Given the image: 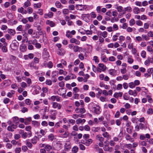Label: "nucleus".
<instances>
[{"mask_svg": "<svg viewBox=\"0 0 153 153\" xmlns=\"http://www.w3.org/2000/svg\"><path fill=\"white\" fill-rule=\"evenodd\" d=\"M26 145H27V146L30 149H31L32 148L33 146L31 143H30L28 141H27Z\"/></svg>", "mask_w": 153, "mask_h": 153, "instance_id": "39", "label": "nucleus"}, {"mask_svg": "<svg viewBox=\"0 0 153 153\" xmlns=\"http://www.w3.org/2000/svg\"><path fill=\"white\" fill-rule=\"evenodd\" d=\"M108 60L110 61H114L115 60L116 58L113 56H111L109 58Z\"/></svg>", "mask_w": 153, "mask_h": 153, "instance_id": "54", "label": "nucleus"}, {"mask_svg": "<svg viewBox=\"0 0 153 153\" xmlns=\"http://www.w3.org/2000/svg\"><path fill=\"white\" fill-rule=\"evenodd\" d=\"M19 46V42L15 40L13 41L11 45V48L13 50H17L18 49Z\"/></svg>", "mask_w": 153, "mask_h": 153, "instance_id": "1", "label": "nucleus"}, {"mask_svg": "<svg viewBox=\"0 0 153 153\" xmlns=\"http://www.w3.org/2000/svg\"><path fill=\"white\" fill-rule=\"evenodd\" d=\"M128 62L130 64H131L134 62L133 59L130 57H128Z\"/></svg>", "mask_w": 153, "mask_h": 153, "instance_id": "47", "label": "nucleus"}, {"mask_svg": "<svg viewBox=\"0 0 153 153\" xmlns=\"http://www.w3.org/2000/svg\"><path fill=\"white\" fill-rule=\"evenodd\" d=\"M52 107L54 108H57L58 109H60L61 105L56 102H53L52 103Z\"/></svg>", "mask_w": 153, "mask_h": 153, "instance_id": "5", "label": "nucleus"}, {"mask_svg": "<svg viewBox=\"0 0 153 153\" xmlns=\"http://www.w3.org/2000/svg\"><path fill=\"white\" fill-rule=\"evenodd\" d=\"M80 149L82 150H84L85 149V147L82 144H79Z\"/></svg>", "mask_w": 153, "mask_h": 153, "instance_id": "51", "label": "nucleus"}, {"mask_svg": "<svg viewBox=\"0 0 153 153\" xmlns=\"http://www.w3.org/2000/svg\"><path fill=\"white\" fill-rule=\"evenodd\" d=\"M76 122L78 125L79 124H83L85 122V119H82L81 118H79L76 120Z\"/></svg>", "mask_w": 153, "mask_h": 153, "instance_id": "8", "label": "nucleus"}, {"mask_svg": "<svg viewBox=\"0 0 153 153\" xmlns=\"http://www.w3.org/2000/svg\"><path fill=\"white\" fill-rule=\"evenodd\" d=\"M100 86L101 87H103L105 89H109L108 86L104 84L103 83H100Z\"/></svg>", "mask_w": 153, "mask_h": 153, "instance_id": "26", "label": "nucleus"}, {"mask_svg": "<svg viewBox=\"0 0 153 153\" xmlns=\"http://www.w3.org/2000/svg\"><path fill=\"white\" fill-rule=\"evenodd\" d=\"M102 135L105 138H108L109 137V134L106 132L103 133Z\"/></svg>", "mask_w": 153, "mask_h": 153, "instance_id": "37", "label": "nucleus"}, {"mask_svg": "<svg viewBox=\"0 0 153 153\" xmlns=\"http://www.w3.org/2000/svg\"><path fill=\"white\" fill-rule=\"evenodd\" d=\"M101 68L102 71H104L106 69V67L103 64L100 63L98 65Z\"/></svg>", "mask_w": 153, "mask_h": 153, "instance_id": "22", "label": "nucleus"}, {"mask_svg": "<svg viewBox=\"0 0 153 153\" xmlns=\"http://www.w3.org/2000/svg\"><path fill=\"white\" fill-rule=\"evenodd\" d=\"M147 113L149 114H153V110L152 108H149L147 111Z\"/></svg>", "mask_w": 153, "mask_h": 153, "instance_id": "42", "label": "nucleus"}, {"mask_svg": "<svg viewBox=\"0 0 153 153\" xmlns=\"http://www.w3.org/2000/svg\"><path fill=\"white\" fill-rule=\"evenodd\" d=\"M31 117H29L26 118L25 120V124L26 125H28L30 122L31 121Z\"/></svg>", "mask_w": 153, "mask_h": 153, "instance_id": "20", "label": "nucleus"}, {"mask_svg": "<svg viewBox=\"0 0 153 153\" xmlns=\"http://www.w3.org/2000/svg\"><path fill=\"white\" fill-rule=\"evenodd\" d=\"M47 65L49 68H51L53 66V63L51 61H49Z\"/></svg>", "mask_w": 153, "mask_h": 153, "instance_id": "49", "label": "nucleus"}, {"mask_svg": "<svg viewBox=\"0 0 153 153\" xmlns=\"http://www.w3.org/2000/svg\"><path fill=\"white\" fill-rule=\"evenodd\" d=\"M78 57L81 60H83L84 58L83 55L82 53L79 54Z\"/></svg>", "mask_w": 153, "mask_h": 153, "instance_id": "60", "label": "nucleus"}, {"mask_svg": "<svg viewBox=\"0 0 153 153\" xmlns=\"http://www.w3.org/2000/svg\"><path fill=\"white\" fill-rule=\"evenodd\" d=\"M100 127H93L92 128V130L94 132H97L100 130Z\"/></svg>", "mask_w": 153, "mask_h": 153, "instance_id": "43", "label": "nucleus"}, {"mask_svg": "<svg viewBox=\"0 0 153 153\" xmlns=\"http://www.w3.org/2000/svg\"><path fill=\"white\" fill-rule=\"evenodd\" d=\"M136 23L138 26H141L143 25V22L140 20L136 21Z\"/></svg>", "mask_w": 153, "mask_h": 153, "instance_id": "50", "label": "nucleus"}, {"mask_svg": "<svg viewBox=\"0 0 153 153\" xmlns=\"http://www.w3.org/2000/svg\"><path fill=\"white\" fill-rule=\"evenodd\" d=\"M79 48L78 47V46L76 45L74 46L73 48V49L74 50V51L75 52H77L79 50Z\"/></svg>", "mask_w": 153, "mask_h": 153, "instance_id": "35", "label": "nucleus"}, {"mask_svg": "<svg viewBox=\"0 0 153 153\" xmlns=\"http://www.w3.org/2000/svg\"><path fill=\"white\" fill-rule=\"evenodd\" d=\"M129 87L131 88H133L135 87V85L134 82H131L129 83Z\"/></svg>", "mask_w": 153, "mask_h": 153, "instance_id": "55", "label": "nucleus"}, {"mask_svg": "<svg viewBox=\"0 0 153 153\" xmlns=\"http://www.w3.org/2000/svg\"><path fill=\"white\" fill-rule=\"evenodd\" d=\"M32 125L35 127H37L40 125V123L35 120H33L32 121Z\"/></svg>", "mask_w": 153, "mask_h": 153, "instance_id": "12", "label": "nucleus"}, {"mask_svg": "<svg viewBox=\"0 0 153 153\" xmlns=\"http://www.w3.org/2000/svg\"><path fill=\"white\" fill-rule=\"evenodd\" d=\"M150 63V58H148L144 62L145 65H149Z\"/></svg>", "mask_w": 153, "mask_h": 153, "instance_id": "62", "label": "nucleus"}, {"mask_svg": "<svg viewBox=\"0 0 153 153\" xmlns=\"http://www.w3.org/2000/svg\"><path fill=\"white\" fill-rule=\"evenodd\" d=\"M147 49L149 52L151 53H152L153 52V50L152 48L150 46H148L147 47Z\"/></svg>", "mask_w": 153, "mask_h": 153, "instance_id": "41", "label": "nucleus"}, {"mask_svg": "<svg viewBox=\"0 0 153 153\" xmlns=\"http://www.w3.org/2000/svg\"><path fill=\"white\" fill-rule=\"evenodd\" d=\"M133 12L135 14H138L140 12L139 9L137 7H135L133 9Z\"/></svg>", "mask_w": 153, "mask_h": 153, "instance_id": "29", "label": "nucleus"}, {"mask_svg": "<svg viewBox=\"0 0 153 153\" xmlns=\"http://www.w3.org/2000/svg\"><path fill=\"white\" fill-rule=\"evenodd\" d=\"M7 43H5L4 44V45L2 47L1 51H2L4 53H6L7 52Z\"/></svg>", "mask_w": 153, "mask_h": 153, "instance_id": "10", "label": "nucleus"}, {"mask_svg": "<svg viewBox=\"0 0 153 153\" xmlns=\"http://www.w3.org/2000/svg\"><path fill=\"white\" fill-rule=\"evenodd\" d=\"M129 23L130 25V26H132L134 25L135 24V22L134 20V19H132L129 21Z\"/></svg>", "mask_w": 153, "mask_h": 153, "instance_id": "30", "label": "nucleus"}, {"mask_svg": "<svg viewBox=\"0 0 153 153\" xmlns=\"http://www.w3.org/2000/svg\"><path fill=\"white\" fill-rule=\"evenodd\" d=\"M76 7L77 10L82 11L84 10H85L87 8V7L86 5L77 4L76 6Z\"/></svg>", "mask_w": 153, "mask_h": 153, "instance_id": "2", "label": "nucleus"}, {"mask_svg": "<svg viewBox=\"0 0 153 153\" xmlns=\"http://www.w3.org/2000/svg\"><path fill=\"white\" fill-rule=\"evenodd\" d=\"M113 29L114 31L117 30L118 29V25L116 24H114L113 27Z\"/></svg>", "mask_w": 153, "mask_h": 153, "instance_id": "38", "label": "nucleus"}, {"mask_svg": "<svg viewBox=\"0 0 153 153\" xmlns=\"http://www.w3.org/2000/svg\"><path fill=\"white\" fill-rule=\"evenodd\" d=\"M19 134L21 135L22 138L26 139L27 137V132H25L23 130H20L19 131Z\"/></svg>", "mask_w": 153, "mask_h": 153, "instance_id": "4", "label": "nucleus"}, {"mask_svg": "<svg viewBox=\"0 0 153 153\" xmlns=\"http://www.w3.org/2000/svg\"><path fill=\"white\" fill-rule=\"evenodd\" d=\"M142 37L146 41H147L149 39V37H148V36L145 35H142Z\"/></svg>", "mask_w": 153, "mask_h": 153, "instance_id": "46", "label": "nucleus"}, {"mask_svg": "<svg viewBox=\"0 0 153 153\" xmlns=\"http://www.w3.org/2000/svg\"><path fill=\"white\" fill-rule=\"evenodd\" d=\"M109 74L113 76H114L116 74V71L114 69H111L109 71Z\"/></svg>", "mask_w": 153, "mask_h": 153, "instance_id": "14", "label": "nucleus"}, {"mask_svg": "<svg viewBox=\"0 0 153 153\" xmlns=\"http://www.w3.org/2000/svg\"><path fill=\"white\" fill-rule=\"evenodd\" d=\"M105 145L103 147V149L105 151H109L110 150V148L108 145L107 144L106 142H104Z\"/></svg>", "mask_w": 153, "mask_h": 153, "instance_id": "15", "label": "nucleus"}, {"mask_svg": "<svg viewBox=\"0 0 153 153\" xmlns=\"http://www.w3.org/2000/svg\"><path fill=\"white\" fill-rule=\"evenodd\" d=\"M139 144L142 146H146L147 143L145 141H141L139 142Z\"/></svg>", "mask_w": 153, "mask_h": 153, "instance_id": "32", "label": "nucleus"}, {"mask_svg": "<svg viewBox=\"0 0 153 153\" xmlns=\"http://www.w3.org/2000/svg\"><path fill=\"white\" fill-rule=\"evenodd\" d=\"M7 28V26L5 25H3L1 27V29L2 30H6Z\"/></svg>", "mask_w": 153, "mask_h": 153, "instance_id": "63", "label": "nucleus"}, {"mask_svg": "<svg viewBox=\"0 0 153 153\" xmlns=\"http://www.w3.org/2000/svg\"><path fill=\"white\" fill-rule=\"evenodd\" d=\"M38 137L36 136H34L31 140V142L33 144H35L36 143L37 141Z\"/></svg>", "mask_w": 153, "mask_h": 153, "instance_id": "17", "label": "nucleus"}, {"mask_svg": "<svg viewBox=\"0 0 153 153\" xmlns=\"http://www.w3.org/2000/svg\"><path fill=\"white\" fill-rule=\"evenodd\" d=\"M57 94L60 95H63L65 94L66 91L63 88H59L57 92Z\"/></svg>", "mask_w": 153, "mask_h": 153, "instance_id": "6", "label": "nucleus"}, {"mask_svg": "<svg viewBox=\"0 0 153 153\" xmlns=\"http://www.w3.org/2000/svg\"><path fill=\"white\" fill-rule=\"evenodd\" d=\"M128 27V24L126 23H124L123 24L122 28L123 29H127Z\"/></svg>", "mask_w": 153, "mask_h": 153, "instance_id": "61", "label": "nucleus"}, {"mask_svg": "<svg viewBox=\"0 0 153 153\" xmlns=\"http://www.w3.org/2000/svg\"><path fill=\"white\" fill-rule=\"evenodd\" d=\"M55 5L57 8H60L62 6L61 4L58 1H57L55 3Z\"/></svg>", "mask_w": 153, "mask_h": 153, "instance_id": "36", "label": "nucleus"}, {"mask_svg": "<svg viewBox=\"0 0 153 153\" xmlns=\"http://www.w3.org/2000/svg\"><path fill=\"white\" fill-rule=\"evenodd\" d=\"M83 142H82V141H81V143L86 146H88L92 143L93 140L91 139H85V141H83Z\"/></svg>", "mask_w": 153, "mask_h": 153, "instance_id": "3", "label": "nucleus"}, {"mask_svg": "<svg viewBox=\"0 0 153 153\" xmlns=\"http://www.w3.org/2000/svg\"><path fill=\"white\" fill-rule=\"evenodd\" d=\"M65 147L67 151L70 149L71 148L70 143L69 141L66 142L65 144Z\"/></svg>", "mask_w": 153, "mask_h": 153, "instance_id": "11", "label": "nucleus"}, {"mask_svg": "<svg viewBox=\"0 0 153 153\" xmlns=\"http://www.w3.org/2000/svg\"><path fill=\"white\" fill-rule=\"evenodd\" d=\"M10 101L9 99L7 98H5L4 99L3 102L4 103L6 104L8 103Z\"/></svg>", "mask_w": 153, "mask_h": 153, "instance_id": "40", "label": "nucleus"}, {"mask_svg": "<svg viewBox=\"0 0 153 153\" xmlns=\"http://www.w3.org/2000/svg\"><path fill=\"white\" fill-rule=\"evenodd\" d=\"M45 148L46 149L47 151H49L52 149V147L51 146L48 144H47L45 146Z\"/></svg>", "mask_w": 153, "mask_h": 153, "instance_id": "33", "label": "nucleus"}, {"mask_svg": "<svg viewBox=\"0 0 153 153\" xmlns=\"http://www.w3.org/2000/svg\"><path fill=\"white\" fill-rule=\"evenodd\" d=\"M53 15V13L51 12H49L48 13L44 14V18L47 19L48 18H52Z\"/></svg>", "mask_w": 153, "mask_h": 153, "instance_id": "7", "label": "nucleus"}, {"mask_svg": "<svg viewBox=\"0 0 153 153\" xmlns=\"http://www.w3.org/2000/svg\"><path fill=\"white\" fill-rule=\"evenodd\" d=\"M13 123L16 124H17L19 123V119L17 117H15L13 118Z\"/></svg>", "mask_w": 153, "mask_h": 153, "instance_id": "21", "label": "nucleus"}, {"mask_svg": "<svg viewBox=\"0 0 153 153\" xmlns=\"http://www.w3.org/2000/svg\"><path fill=\"white\" fill-rule=\"evenodd\" d=\"M41 6V4L40 3L35 4H34V7L35 8H40Z\"/></svg>", "mask_w": 153, "mask_h": 153, "instance_id": "45", "label": "nucleus"}, {"mask_svg": "<svg viewBox=\"0 0 153 153\" xmlns=\"http://www.w3.org/2000/svg\"><path fill=\"white\" fill-rule=\"evenodd\" d=\"M65 53V50L63 48L60 49L58 50L57 54L60 55H63Z\"/></svg>", "mask_w": 153, "mask_h": 153, "instance_id": "13", "label": "nucleus"}, {"mask_svg": "<svg viewBox=\"0 0 153 153\" xmlns=\"http://www.w3.org/2000/svg\"><path fill=\"white\" fill-rule=\"evenodd\" d=\"M54 138V137L53 134H49L48 136V139L51 141H52L53 140Z\"/></svg>", "mask_w": 153, "mask_h": 153, "instance_id": "27", "label": "nucleus"}, {"mask_svg": "<svg viewBox=\"0 0 153 153\" xmlns=\"http://www.w3.org/2000/svg\"><path fill=\"white\" fill-rule=\"evenodd\" d=\"M97 137L100 142H103L104 140V138L103 137L100 136L99 135H97Z\"/></svg>", "mask_w": 153, "mask_h": 153, "instance_id": "34", "label": "nucleus"}, {"mask_svg": "<svg viewBox=\"0 0 153 153\" xmlns=\"http://www.w3.org/2000/svg\"><path fill=\"white\" fill-rule=\"evenodd\" d=\"M123 93L121 92L119 93H115L114 95V96L116 98H117L119 97H121L122 96Z\"/></svg>", "mask_w": 153, "mask_h": 153, "instance_id": "18", "label": "nucleus"}, {"mask_svg": "<svg viewBox=\"0 0 153 153\" xmlns=\"http://www.w3.org/2000/svg\"><path fill=\"white\" fill-rule=\"evenodd\" d=\"M21 151V149L20 147L16 148L15 149L16 153H20Z\"/></svg>", "mask_w": 153, "mask_h": 153, "instance_id": "64", "label": "nucleus"}, {"mask_svg": "<svg viewBox=\"0 0 153 153\" xmlns=\"http://www.w3.org/2000/svg\"><path fill=\"white\" fill-rule=\"evenodd\" d=\"M78 150V148L76 146H74L72 149V151L73 153H76Z\"/></svg>", "mask_w": 153, "mask_h": 153, "instance_id": "28", "label": "nucleus"}, {"mask_svg": "<svg viewBox=\"0 0 153 153\" xmlns=\"http://www.w3.org/2000/svg\"><path fill=\"white\" fill-rule=\"evenodd\" d=\"M58 75V71H53L52 73V77H54L55 76Z\"/></svg>", "mask_w": 153, "mask_h": 153, "instance_id": "52", "label": "nucleus"}, {"mask_svg": "<svg viewBox=\"0 0 153 153\" xmlns=\"http://www.w3.org/2000/svg\"><path fill=\"white\" fill-rule=\"evenodd\" d=\"M124 9L126 11H127L128 12H130L131 11V8L130 7H127L125 8Z\"/></svg>", "mask_w": 153, "mask_h": 153, "instance_id": "44", "label": "nucleus"}, {"mask_svg": "<svg viewBox=\"0 0 153 153\" xmlns=\"http://www.w3.org/2000/svg\"><path fill=\"white\" fill-rule=\"evenodd\" d=\"M30 1H27L25 2L24 3V5L23 7L25 8H26V7H27L29 6H30Z\"/></svg>", "mask_w": 153, "mask_h": 153, "instance_id": "31", "label": "nucleus"}, {"mask_svg": "<svg viewBox=\"0 0 153 153\" xmlns=\"http://www.w3.org/2000/svg\"><path fill=\"white\" fill-rule=\"evenodd\" d=\"M102 36L104 38L106 37L108 35L107 32L106 31H104L102 32Z\"/></svg>", "mask_w": 153, "mask_h": 153, "instance_id": "59", "label": "nucleus"}, {"mask_svg": "<svg viewBox=\"0 0 153 153\" xmlns=\"http://www.w3.org/2000/svg\"><path fill=\"white\" fill-rule=\"evenodd\" d=\"M93 109H94V112L97 114H99L100 111V109L99 108V107L97 108L96 107H94L93 108Z\"/></svg>", "mask_w": 153, "mask_h": 153, "instance_id": "24", "label": "nucleus"}, {"mask_svg": "<svg viewBox=\"0 0 153 153\" xmlns=\"http://www.w3.org/2000/svg\"><path fill=\"white\" fill-rule=\"evenodd\" d=\"M84 129L85 131H89L90 129V127L88 125H86L84 126Z\"/></svg>", "mask_w": 153, "mask_h": 153, "instance_id": "56", "label": "nucleus"}, {"mask_svg": "<svg viewBox=\"0 0 153 153\" xmlns=\"http://www.w3.org/2000/svg\"><path fill=\"white\" fill-rule=\"evenodd\" d=\"M123 98L124 100H128L129 98V96H128L127 94H125L123 95Z\"/></svg>", "mask_w": 153, "mask_h": 153, "instance_id": "53", "label": "nucleus"}, {"mask_svg": "<svg viewBox=\"0 0 153 153\" xmlns=\"http://www.w3.org/2000/svg\"><path fill=\"white\" fill-rule=\"evenodd\" d=\"M115 6H116L115 7V8L117 10V11L119 12H120L122 11L123 7L122 6H118L117 5H116Z\"/></svg>", "mask_w": 153, "mask_h": 153, "instance_id": "23", "label": "nucleus"}, {"mask_svg": "<svg viewBox=\"0 0 153 153\" xmlns=\"http://www.w3.org/2000/svg\"><path fill=\"white\" fill-rule=\"evenodd\" d=\"M46 23L47 24L49 25L51 27H54L55 25V23L52 21L47 20Z\"/></svg>", "mask_w": 153, "mask_h": 153, "instance_id": "25", "label": "nucleus"}, {"mask_svg": "<svg viewBox=\"0 0 153 153\" xmlns=\"http://www.w3.org/2000/svg\"><path fill=\"white\" fill-rule=\"evenodd\" d=\"M22 16L21 14H18V19L21 22V20L23 19Z\"/></svg>", "mask_w": 153, "mask_h": 153, "instance_id": "57", "label": "nucleus"}, {"mask_svg": "<svg viewBox=\"0 0 153 153\" xmlns=\"http://www.w3.org/2000/svg\"><path fill=\"white\" fill-rule=\"evenodd\" d=\"M7 32L10 35H14L16 33L15 30L12 29H7Z\"/></svg>", "mask_w": 153, "mask_h": 153, "instance_id": "16", "label": "nucleus"}, {"mask_svg": "<svg viewBox=\"0 0 153 153\" xmlns=\"http://www.w3.org/2000/svg\"><path fill=\"white\" fill-rule=\"evenodd\" d=\"M70 41L71 43H75L76 45H79L80 43L79 41L74 38H72L71 39Z\"/></svg>", "mask_w": 153, "mask_h": 153, "instance_id": "9", "label": "nucleus"}, {"mask_svg": "<svg viewBox=\"0 0 153 153\" xmlns=\"http://www.w3.org/2000/svg\"><path fill=\"white\" fill-rule=\"evenodd\" d=\"M146 51H143L141 53V55L143 58H145L146 56Z\"/></svg>", "mask_w": 153, "mask_h": 153, "instance_id": "48", "label": "nucleus"}, {"mask_svg": "<svg viewBox=\"0 0 153 153\" xmlns=\"http://www.w3.org/2000/svg\"><path fill=\"white\" fill-rule=\"evenodd\" d=\"M31 101L29 99H27L25 100V103L27 105H30V107L31 108L33 105V104H31Z\"/></svg>", "mask_w": 153, "mask_h": 153, "instance_id": "19", "label": "nucleus"}, {"mask_svg": "<svg viewBox=\"0 0 153 153\" xmlns=\"http://www.w3.org/2000/svg\"><path fill=\"white\" fill-rule=\"evenodd\" d=\"M69 13V10L68 9H65L63 10V13L64 14H67Z\"/></svg>", "mask_w": 153, "mask_h": 153, "instance_id": "58", "label": "nucleus"}]
</instances>
